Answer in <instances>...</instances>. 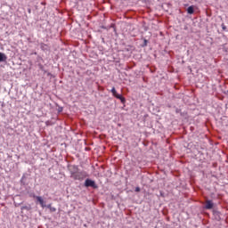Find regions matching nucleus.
<instances>
[{
  "mask_svg": "<svg viewBox=\"0 0 228 228\" xmlns=\"http://www.w3.org/2000/svg\"><path fill=\"white\" fill-rule=\"evenodd\" d=\"M135 191H140V187H137V188L135 189Z\"/></svg>",
  "mask_w": 228,
  "mask_h": 228,
  "instance_id": "obj_11",
  "label": "nucleus"
},
{
  "mask_svg": "<svg viewBox=\"0 0 228 228\" xmlns=\"http://www.w3.org/2000/svg\"><path fill=\"white\" fill-rule=\"evenodd\" d=\"M71 179L74 181H84L86 177H88V174L86 171H79L77 166H70L69 167Z\"/></svg>",
  "mask_w": 228,
  "mask_h": 228,
  "instance_id": "obj_1",
  "label": "nucleus"
},
{
  "mask_svg": "<svg viewBox=\"0 0 228 228\" xmlns=\"http://www.w3.org/2000/svg\"><path fill=\"white\" fill-rule=\"evenodd\" d=\"M47 208H50V211H51L52 213L56 212V208L51 207V205H48Z\"/></svg>",
  "mask_w": 228,
  "mask_h": 228,
  "instance_id": "obj_8",
  "label": "nucleus"
},
{
  "mask_svg": "<svg viewBox=\"0 0 228 228\" xmlns=\"http://www.w3.org/2000/svg\"><path fill=\"white\" fill-rule=\"evenodd\" d=\"M30 197H33V198H37V196H35V194L33 193V194H30Z\"/></svg>",
  "mask_w": 228,
  "mask_h": 228,
  "instance_id": "obj_12",
  "label": "nucleus"
},
{
  "mask_svg": "<svg viewBox=\"0 0 228 228\" xmlns=\"http://www.w3.org/2000/svg\"><path fill=\"white\" fill-rule=\"evenodd\" d=\"M205 208L206 209H213V202L211 200H207Z\"/></svg>",
  "mask_w": 228,
  "mask_h": 228,
  "instance_id": "obj_5",
  "label": "nucleus"
},
{
  "mask_svg": "<svg viewBox=\"0 0 228 228\" xmlns=\"http://www.w3.org/2000/svg\"><path fill=\"white\" fill-rule=\"evenodd\" d=\"M36 199L37 202H39L41 208H45V205H44V199H42V197L37 196Z\"/></svg>",
  "mask_w": 228,
  "mask_h": 228,
  "instance_id": "obj_4",
  "label": "nucleus"
},
{
  "mask_svg": "<svg viewBox=\"0 0 228 228\" xmlns=\"http://www.w3.org/2000/svg\"><path fill=\"white\" fill-rule=\"evenodd\" d=\"M24 209H26L27 211H29V209H31V207H28V206L21 207V211H24Z\"/></svg>",
  "mask_w": 228,
  "mask_h": 228,
  "instance_id": "obj_9",
  "label": "nucleus"
},
{
  "mask_svg": "<svg viewBox=\"0 0 228 228\" xmlns=\"http://www.w3.org/2000/svg\"><path fill=\"white\" fill-rule=\"evenodd\" d=\"M7 57L4 53H0V61H6Z\"/></svg>",
  "mask_w": 228,
  "mask_h": 228,
  "instance_id": "obj_6",
  "label": "nucleus"
},
{
  "mask_svg": "<svg viewBox=\"0 0 228 228\" xmlns=\"http://www.w3.org/2000/svg\"><path fill=\"white\" fill-rule=\"evenodd\" d=\"M193 12H194L193 6H189L187 8V13H189L190 15H192Z\"/></svg>",
  "mask_w": 228,
  "mask_h": 228,
  "instance_id": "obj_7",
  "label": "nucleus"
},
{
  "mask_svg": "<svg viewBox=\"0 0 228 228\" xmlns=\"http://www.w3.org/2000/svg\"><path fill=\"white\" fill-rule=\"evenodd\" d=\"M111 94L114 97H116V99H119V101H121L122 104H126V98L124 96H122V94H117V89H115V87H112Z\"/></svg>",
  "mask_w": 228,
  "mask_h": 228,
  "instance_id": "obj_3",
  "label": "nucleus"
},
{
  "mask_svg": "<svg viewBox=\"0 0 228 228\" xmlns=\"http://www.w3.org/2000/svg\"><path fill=\"white\" fill-rule=\"evenodd\" d=\"M84 186H86V188H94V190H97V188H99L97 183H95V181L89 178L85 181Z\"/></svg>",
  "mask_w": 228,
  "mask_h": 228,
  "instance_id": "obj_2",
  "label": "nucleus"
},
{
  "mask_svg": "<svg viewBox=\"0 0 228 228\" xmlns=\"http://www.w3.org/2000/svg\"><path fill=\"white\" fill-rule=\"evenodd\" d=\"M223 29L224 30L227 29V27H225V25H223Z\"/></svg>",
  "mask_w": 228,
  "mask_h": 228,
  "instance_id": "obj_10",
  "label": "nucleus"
}]
</instances>
